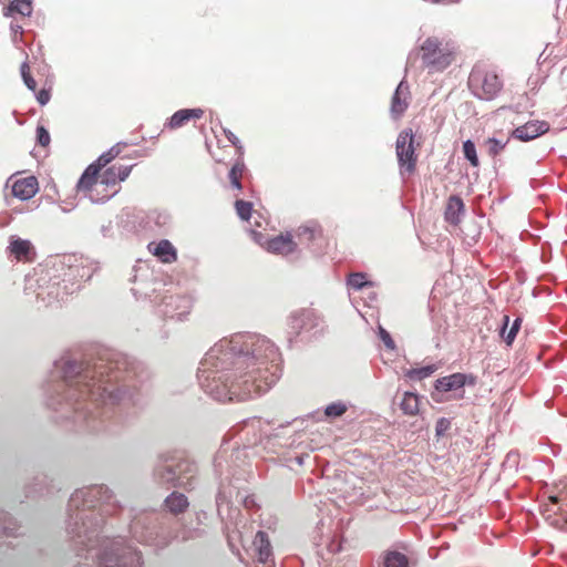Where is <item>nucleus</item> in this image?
Masks as SVG:
<instances>
[{
  "label": "nucleus",
  "mask_w": 567,
  "mask_h": 567,
  "mask_svg": "<svg viewBox=\"0 0 567 567\" xmlns=\"http://www.w3.org/2000/svg\"><path fill=\"white\" fill-rule=\"evenodd\" d=\"M378 334H379V338L384 343L386 349H389V350L395 349V342L393 341L390 332L388 330H385L382 326L378 327Z\"/></svg>",
  "instance_id": "nucleus-44"
},
{
  "label": "nucleus",
  "mask_w": 567,
  "mask_h": 567,
  "mask_svg": "<svg viewBox=\"0 0 567 567\" xmlns=\"http://www.w3.org/2000/svg\"><path fill=\"white\" fill-rule=\"evenodd\" d=\"M467 84L472 94L484 101L494 100L503 87L498 74L484 65H475L472 69Z\"/></svg>",
  "instance_id": "nucleus-11"
},
{
  "label": "nucleus",
  "mask_w": 567,
  "mask_h": 567,
  "mask_svg": "<svg viewBox=\"0 0 567 567\" xmlns=\"http://www.w3.org/2000/svg\"><path fill=\"white\" fill-rule=\"evenodd\" d=\"M235 208L240 219L248 220L251 217L252 204L250 202L237 199L235 202Z\"/></svg>",
  "instance_id": "nucleus-40"
},
{
  "label": "nucleus",
  "mask_w": 567,
  "mask_h": 567,
  "mask_svg": "<svg viewBox=\"0 0 567 567\" xmlns=\"http://www.w3.org/2000/svg\"><path fill=\"white\" fill-rule=\"evenodd\" d=\"M38 190L39 183L34 176L17 179L12 185V195L21 200L31 199Z\"/></svg>",
  "instance_id": "nucleus-21"
},
{
  "label": "nucleus",
  "mask_w": 567,
  "mask_h": 567,
  "mask_svg": "<svg viewBox=\"0 0 567 567\" xmlns=\"http://www.w3.org/2000/svg\"><path fill=\"white\" fill-rule=\"evenodd\" d=\"M122 509L112 489L95 484L74 491L68 503L66 533L74 543L76 555L85 551L87 563L78 567H143L141 551L122 537L102 538L106 517Z\"/></svg>",
  "instance_id": "nucleus-3"
},
{
  "label": "nucleus",
  "mask_w": 567,
  "mask_h": 567,
  "mask_svg": "<svg viewBox=\"0 0 567 567\" xmlns=\"http://www.w3.org/2000/svg\"><path fill=\"white\" fill-rule=\"evenodd\" d=\"M111 192V188H107L106 190H103V188H100V196Z\"/></svg>",
  "instance_id": "nucleus-56"
},
{
  "label": "nucleus",
  "mask_w": 567,
  "mask_h": 567,
  "mask_svg": "<svg viewBox=\"0 0 567 567\" xmlns=\"http://www.w3.org/2000/svg\"><path fill=\"white\" fill-rule=\"evenodd\" d=\"M131 291L136 300L150 301L154 306L164 291L167 290L169 282L164 276L155 271L147 264L140 262L133 267Z\"/></svg>",
  "instance_id": "nucleus-8"
},
{
  "label": "nucleus",
  "mask_w": 567,
  "mask_h": 567,
  "mask_svg": "<svg viewBox=\"0 0 567 567\" xmlns=\"http://www.w3.org/2000/svg\"><path fill=\"white\" fill-rule=\"evenodd\" d=\"M198 467L187 457L162 455L153 474L155 481L167 488L192 491L196 486Z\"/></svg>",
  "instance_id": "nucleus-7"
},
{
  "label": "nucleus",
  "mask_w": 567,
  "mask_h": 567,
  "mask_svg": "<svg viewBox=\"0 0 567 567\" xmlns=\"http://www.w3.org/2000/svg\"><path fill=\"white\" fill-rule=\"evenodd\" d=\"M243 441L241 436L233 444L224 440L214 457V473L219 481L216 507L221 519L231 517V499L235 491L239 488L237 483L240 478L237 476V468L244 464L247 457L246 449L248 447V444L240 447Z\"/></svg>",
  "instance_id": "nucleus-4"
},
{
  "label": "nucleus",
  "mask_w": 567,
  "mask_h": 567,
  "mask_svg": "<svg viewBox=\"0 0 567 567\" xmlns=\"http://www.w3.org/2000/svg\"><path fill=\"white\" fill-rule=\"evenodd\" d=\"M288 334L291 342L299 336L316 338L323 333L326 321L323 317L312 308H302L292 311L288 317Z\"/></svg>",
  "instance_id": "nucleus-9"
},
{
  "label": "nucleus",
  "mask_w": 567,
  "mask_h": 567,
  "mask_svg": "<svg viewBox=\"0 0 567 567\" xmlns=\"http://www.w3.org/2000/svg\"><path fill=\"white\" fill-rule=\"evenodd\" d=\"M395 154L398 158L400 175H412L416 169L417 156L414 148V134L411 128L401 131L395 142Z\"/></svg>",
  "instance_id": "nucleus-14"
},
{
  "label": "nucleus",
  "mask_w": 567,
  "mask_h": 567,
  "mask_svg": "<svg viewBox=\"0 0 567 567\" xmlns=\"http://www.w3.org/2000/svg\"><path fill=\"white\" fill-rule=\"evenodd\" d=\"M477 383V377L472 373L455 372L450 375L439 378L434 382V392L432 398L436 402H442L443 395L452 392V399L460 400L464 398V386H474Z\"/></svg>",
  "instance_id": "nucleus-13"
},
{
  "label": "nucleus",
  "mask_w": 567,
  "mask_h": 567,
  "mask_svg": "<svg viewBox=\"0 0 567 567\" xmlns=\"http://www.w3.org/2000/svg\"><path fill=\"white\" fill-rule=\"evenodd\" d=\"M436 370L437 367L435 364H427L421 368H413L408 370L405 372V377L411 381H421L431 377Z\"/></svg>",
  "instance_id": "nucleus-34"
},
{
  "label": "nucleus",
  "mask_w": 567,
  "mask_h": 567,
  "mask_svg": "<svg viewBox=\"0 0 567 567\" xmlns=\"http://www.w3.org/2000/svg\"><path fill=\"white\" fill-rule=\"evenodd\" d=\"M244 169L245 164L243 159L238 158L228 173L229 181L241 179Z\"/></svg>",
  "instance_id": "nucleus-43"
},
{
  "label": "nucleus",
  "mask_w": 567,
  "mask_h": 567,
  "mask_svg": "<svg viewBox=\"0 0 567 567\" xmlns=\"http://www.w3.org/2000/svg\"><path fill=\"white\" fill-rule=\"evenodd\" d=\"M173 518L167 513L143 511L130 524L132 537L141 544L165 547L178 535L172 527Z\"/></svg>",
  "instance_id": "nucleus-6"
},
{
  "label": "nucleus",
  "mask_w": 567,
  "mask_h": 567,
  "mask_svg": "<svg viewBox=\"0 0 567 567\" xmlns=\"http://www.w3.org/2000/svg\"><path fill=\"white\" fill-rule=\"evenodd\" d=\"M256 423H259V421H255V420L250 421V422L249 421H245L243 430H247L248 431L250 427L255 429V424Z\"/></svg>",
  "instance_id": "nucleus-53"
},
{
  "label": "nucleus",
  "mask_w": 567,
  "mask_h": 567,
  "mask_svg": "<svg viewBox=\"0 0 567 567\" xmlns=\"http://www.w3.org/2000/svg\"><path fill=\"white\" fill-rule=\"evenodd\" d=\"M9 257H13L17 261H33L35 258V248L29 239H22L17 235L9 237V245L6 249Z\"/></svg>",
  "instance_id": "nucleus-17"
},
{
  "label": "nucleus",
  "mask_w": 567,
  "mask_h": 567,
  "mask_svg": "<svg viewBox=\"0 0 567 567\" xmlns=\"http://www.w3.org/2000/svg\"><path fill=\"white\" fill-rule=\"evenodd\" d=\"M309 457V454L308 453H300V454H296L291 457L288 458V462H295L296 464H298L299 466H302L305 464V460Z\"/></svg>",
  "instance_id": "nucleus-51"
},
{
  "label": "nucleus",
  "mask_w": 567,
  "mask_h": 567,
  "mask_svg": "<svg viewBox=\"0 0 567 567\" xmlns=\"http://www.w3.org/2000/svg\"><path fill=\"white\" fill-rule=\"evenodd\" d=\"M464 214V203L457 195H452L446 204L445 219L452 225H457Z\"/></svg>",
  "instance_id": "nucleus-26"
},
{
  "label": "nucleus",
  "mask_w": 567,
  "mask_h": 567,
  "mask_svg": "<svg viewBox=\"0 0 567 567\" xmlns=\"http://www.w3.org/2000/svg\"><path fill=\"white\" fill-rule=\"evenodd\" d=\"M188 506V498L183 493L176 491L172 492L164 501L165 509L175 516L184 513Z\"/></svg>",
  "instance_id": "nucleus-25"
},
{
  "label": "nucleus",
  "mask_w": 567,
  "mask_h": 567,
  "mask_svg": "<svg viewBox=\"0 0 567 567\" xmlns=\"http://www.w3.org/2000/svg\"><path fill=\"white\" fill-rule=\"evenodd\" d=\"M382 567H409V559L403 553L388 550L383 554Z\"/></svg>",
  "instance_id": "nucleus-29"
},
{
  "label": "nucleus",
  "mask_w": 567,
  "mask_h": 567,
  "mask_svg": "<svg viewBox=\"0 0 567 567\" xmlns=\"http://www.w3.org/2000/svg\"><path fill=\"white\" fill-rule=\"evenodd\" d=\"M549 128L550 125L546 121H528L524 125L516 127L512 132V137L522 142H529L544 135L549 131Z\"/></svg>",
  "instance_id": "nucleus-19"
},
{
  "label": "nucleus",
  "mask_w": 567,
  "mask_h": 567,
  "mask_svg": "<svg viewBox=\"0 0 567 567\" xmlns=\"http://www.w3.org/2000/svg\"><path fill=\"white\" fill-rule=\"evenodd\" d=\"M297 249V244L292 240L290 234L278 235L267 243V250L274 254L287 256L289 254L295 252Z\"/></svg>",
  "instance_id": "nucleus-22"
},
{
  "label": "nucleus",
  "mask_w": 567,
  "mask_h": 567,
  "mask_svg": "<svg viewBox=\"0 0 567 567\" xmlns=\"http://www.w3.org/2000/svg\"><path fill=\"white\" fill-rule=\"evenodd\" d=\"M347 284L350 288L354 289V290H360L362 289L363 287L370 285V282L367 280V277L362 272H354V274H351L349 277H348V280H347Z\"/></svg>",
  "instance_id": "nucleus-39"
},
{
  "label": "nucleus",
  "mask_w": 567,
  "mask_h": 567,
  "mask_svg": "<svg viewBox=\"0 0 567 567\" xmlns=\"http://www.w3.org/2000/svg\"><path fill=\"white\" fill-rule=\"evenodd\" d=\"M19 528L18 523L8 513L0 511V536L17 537Z\"/></svg>",
  "instance_id": "nucleus-28"
},
{
  "label": "nucleus",
  "mask_w": 567,
  "mask_h": 567,
  "mask_svg": "<svg viewBox=\"0 0 567 567\" xmlns=\"http://www.w3.org/2000/svg\"><path fill=\"white\" fill-rule=\"evenodd\" d=\"M520 324H522V319H520V318H516V319L513 321V323H512L511 328H513L514 330H516V331L518 332V331H519V329H520Z\"/></svg>",
  "instance_id": "nucleus-52"
},
{
  "label": "nucleus",
  "mask_w": 567,
  "mask_h": 567,
  "mask_svg": "<svg viewBox=\"0 0 567 567\" xmlns=\"http://www.w3.org/2000/svg\"><path fill=\"white\" fill-rule=\"evenodd\" d=\"M154 255L157 256L163 262H173L177 258L174 246L166 239L161 240L156 245Z\"/></svg>",
  "instance_id": "nucleus-31"
},
{
  "label": "nucleus",
  "mask_w": 567,
  "mask_h": 567,
  "mask_svg": "<svg viewBox=\"0 0 567 567\" xmlns=\"http://www.w3.org/2000/svg\"><path fill=\"white\" fill-rule=\"evenodd\" d=\"M10 30H11V40H12V42H16V35L17 34L22 35V33H23L22 25L17 23V22H14V21H12L10 23Z\"/></svg>",
  "instance_id": "nucleus-49"
},
{
  "label": "nucleus",
  "mask_w": 567,
  "mask_h": 567,
  "mask_svg": "<svg viewBox=\"0 0 567 567\" xmlns=\"http://www.w3.org/2000/svg\"><path fill=\"white\" fill-rule=\"evenodd\" d=\"M133 165H112L107 167L99 177L101 188L106 190L111 188V190H115V195L118 193L120 188L117 184L120 182L125 181L131 174Z\"/></svg>",
  "instance_id": "nucleus-18"
},
{
  "label": "nucleus",
  "mask_w": 567,
  "mask_h": 567,
  "mask_svg": "<svg viewBox=\"0 0 567 567\" xmlns=\"http://www.w3.org/2000/svg\"><path fill=\"white\" fill-rule=\"evenodd\" d=\"M420 396L414 392H405L400 403V409L406 415H416L419 413Z\"/></svg>",
  "instance_id": "nucleus-30"
},
{
  "label": "nucleus",
  "mask_w": 567,
  "mask_h": 567,
  "mask_svg": "<svg viewBox=\"0 0 567 567\" xmlns=\"http://www.w3.org/2000/svg\"><path fill=\"white\" fill-rule=\"evenodd\" d=\"M313 540H315L317 546L321 545V543L323 542V535L322 534L320 535V539L319 540L317 539V536H315Z\"/></svg>",
  "instance_id": "nucleus-55"
},
{
  "label": "nucleus",
  "mask_w": 567,
  "mask_h": 567,
  "mask_svg": "<svg viewBox=\"0 0 567 567\" xmlns=\"http://www.w3.org/2000/svg\"><path fill=\"white\" fill-rule=\"evenodd\" d=\"M151 218L161 227L166 226L171 220V216L165 212H154Z\"/></svg>",
  "instance_id": "nucleus-46"
},
{
  "label": "nucleus",
  "mask_w": 567,
  "mask_h": 567,
  "mask_svg": "<svg viewBox=\"0 0 567 567\" xmlns=\"http://www.w3.org/2000/svg\"><path fill=\"white\" fill-rule=\"evenodd\" d=\"M14 13H19L22 17L31 16V13H32L31 0L11 1L10 4L4 9V16L12 17Z\"/></svg>",
  "instance_id": "nucleus-33"
},
{
  "label": "nucleus",
  "mask_w": 567,
  "mask_h": 567,
  "mask_svg": "<svg viewBox=\"0 0 567 567\" xmlns=\"http://www.w3.org/2000/svg\"><path fill=\"white\" fill-rule=\"evenodd\" d=\"M451 425H452V422H451L450 419L440 417L436 421V424H435V435H436V437L444 436L450 431Z\"/></svg>",
  "instance_id": "nucleus-42"
},
{
  "label": "nucleus",
  "mask_w": 567,
  "mask_h": 567,
  "mask_svg": "<svg viewBox=\"0 0 567 567\" xmlns=\"http://www.w3.org/2000/svg\"><path fill=\"white\" fill-rule=\"evenodd\" d=\"M63 265H53L34 269L33 274L25 277L24 291L33 296L43 307H56L66 296L74 292V282L69 286L66 278L62 276Z\"/></svg>",
  "instance_id": "nucleus-5"
},
{
  "label": "nucleus",
  "mask_w": 567,
  "mask_h": 567,
  "mask_svg": "<svg viewBox=\"0 0 567 567\" xmlns=\"http://www.w3.org/2000/svg\"><path fill=\"white\" fill-rule=\"evenodd\" d=\"M508 323H509V317L508 316H504L503 317V324H502V328H501V337L502 339L505 341V343L507 346H511L516 336H517V331L514 330L513 328H509L508 329Z\"/></svg>",
  "instance_id": "nucleus-37"
},
{
  "label": "nucleus",
  "mask_w": 567,
  "mask_h": 567,
  "mask_svg": "<svg viewBox=\"0 0 567 567\" xmlns=\"http://www.w3.org/2000/svg\"><path fill=\"white\" fill-rule=\"evenodd\" d=\"M100 172L99 167L92 163L85 168L78 182V189L80 192H86L89 199L95 204L104 203L115 195V190H111L100 196Z\"/></svg>",
  "instance_id": "nucleus-16"
},
{
  "label": "nucleus",
  "mask_w": 567,
  "mask_h": 567,
  "mask_svg": "<svg viewBox=\"0 0 567 567\" xmlns=\"http://www.w3.org/2000/svg\"><path fill=\"white\" fill-rule=\"evenodd\" d=\"M225 132V135L227 137V140L234 145L237 147V150L239 151L240 154H243V146L240 145V142L238 140V137L229 130H224Z\"/></svg>",
  "instance_id": "nucleus-47"
},
{
  "label": "nucleus",
  "mask_w": 567,
  "mask_h": 567,
  "mask_svg": "<svg viewBox=\"0 0 567 567\" xmlns=\"http://www.w3.org/2000/svg\"><path fill=\"white\" fill-rule=\"evenodd\" d=\"M2 2V0H0V3Z\"/></svg>",
  "instance_id": "nucleus-59"
},
{
  "label": "nucleus",
  "mask_w": 567,
  "mask_h": 567,
  "mask_svg": "<svg viewBox=\"0 0 567 567\" xmlns=\"http://www.w3.org/2000/svg\"><path fill=\"white\" fill-rule=\"evenodd\" d=\"M58 265H63L62 276L66 278V284L71 286L74 282V291L80 288L81 281H87L92 278L95 267L87 258L69 256Z\"/></svg>",
  "instance_id": "nucleus-15"
},
{
  "label": "nucleus",
  "mask_w": 567,
  "mask_h": 567,
  "mask_svg": "<svg viewBox=\"0 0 567 567\" xmlns=\"http://www.w3.org/2000/svg\"><path fill=\"white\" fill-rule=\"evenodd\" d=\"M245 506L249 507V501L247 498L245 499Z\"/></svg>",
  "instance_id": "nucleus-58"
},
{
  "label": "nucleus",
  "mask_w": 567,
  "mask_h": 567,
  "mask_svg": "<svg viewBox=\"0 0 567 567\" xmlns=\"http://www.w3.org/2000/svg\"><path fill=\"white\" fill-rule=\"evenodd\" d=\"M252 544L259 563L268 564L272 561V549L267 533L259 530Z\"/></svg>",
  "instance_id": "nucleus-24"
},
{
  "label": "nucleus",
  "mask_w": 567,
  "mask_h": 567,
  "mask_svg": "<svg viewBox=\"0 0 567 567\" xmlns=\"http://www.w3.org/2000/svg\"><path fill=\"white\" fill-rule=\"evenodd\" d=\"M463 154L464 157L471 163L472 166L476 167L480 164L477 154H476V147L473 141L466 140L463 143Z\"/></svg>",
  "instance_id": "nucleus-36"
},
{
  "label": "nucleus",
  "mask_w": 567,
  "mask_h": 567,
  "mask_svg": "<svg viewBox=\"0 0 567 567\" xmlns=\"http://www.w3.org/2000/svg\"><path fill=\"white\" fill-rule=\"evenodd\" d=\"M320 235L321 227L315 221L307 223L306 225L300 226L297 230L298 240L306 245L312 243Z\"/></svg>",
  "instance_id": "nucleus-27"
},
{
  "label": "nucleus",
  "mask_w": 567,
  "mask_h": 567,
  "mask_svg": "<svg viewBox=\"0 0 567 567\" xmlns=\"http://www.w3.org/2000/svg\"><path fill=\"white\" fill-rule=\"evenodd\" d=\"M281 354L267 337L237 332L216 342L199 362L202 390L219 402L266 393L281 375Z\"/></svg>",
  "instance_id": "nucleus-2"
},
{
  "label": "nucleus",
  "mask_w": 567,
  "mask_h": 567,
  "mask_svg": "<svg viewBox=\"0 0 567 567\" xmlns=\"http://www.w3.org/2000/svg\"><path fill=\"white\" fill-rule=\"evenodd\" d=\"M50 97H51L50 91L45 90V89H42L37 94V101L39 102L40 105H45L47 103H49Z\"/></svg>",
  "instance_id": "nucleus-48"
},
{
  "label": "nucleus",
  "mask_w": 567,
  "mask_h": 567,
  "mask_svg": "<svg viewBox=\"0 0 567 567\" xmlns=\"http://www.w3.org/2000/svg\"><path fill=\"white\" fill-rule=\"evenodd\" d=\"M145 365L126 353L105 349L96 358H61L54 362L47 405L58 422L80 431L118 437L134 423L140 386L147 380Z\"/></svg>",
  "instance_id": "nucleus-1"
},
{
  "label": "nucleus",
  "mask_w": 567,
  "mask_h": 567,
  "mask_svg": "<svg viewBox=\"0 0 567 567\" xmlns=\"http://www.w3.org/2000/svg\"><path fill=\"white\" fill-rule=\"evenodd\" d=\"M50 134L48 132V130L43 126H38L37 127V142L39 145L45 147L50 144Z\"/></svg>",
  "instance_id": "nucleus-45"
},
{
  "label": "nucleus",
  "mask_w": 567,
  "mask_h": 567,
  "mask_svg": "<svg viewBox=\"0 0 567 567\" xmlns=\"http://www.w3.org/2000/svg\"><path fill=\"white\" fill-rule=\"evenodd\" d=\"M509 138L499 140L496 137H489L485 141V147L489 156H497L507 145Z\"/></svg>",
  "instance_id": "nucleus-35"
},
{
  "label": "nucleus",
  "mask_w": 567,
  "mask_h": 567,
  "mask_svg": "<svg viewBox=\"0 0 567 567\" xmlns=\"http://www.w3.org/2000/svg\"><path fill=\"white\" fill-rule=\"evenodd\" d=\"M21 40V35L20 34H17L16 35V42H13L14 44H18V42Z\"/></svg>",
  "instance_id": "nucleus-57"
},
{
  "label": "nucleus",
  "mask_w": 567,
  "mask_h": 567,
  "mask_svg": "<svg viewBox=\"0 0 567 567\" xmlns=\"http://www.w3.org/2000/svg\"><path fill=\"white\" fill-rule=\"evenodd\" d=\"M230 184L234 188L240 190L243 188V185H241V182L240 179H236V181H230Z\"/></svg>",
  "instance_id": "nucleus-54"
},
{
  "label": "nucleus",
  "mask_w": 567,
  "mask_h": 567,
  "mask_svg": "<svg viewBox=\"0 0 567 567\" xmlns=\"http://www.w3.org/2000/svg\"><path fill=\"white\" fill-rule=\"evenodd\" d=\"M453 48L437 37H429L420 44V56L423 68L429 73L442 72L453 61Z\"/></svg>",
  "instance_id": "nucleus-10"
},
{
  "label": "nucleus",
  "mask_w": 567,
  "mask_h": 567,
  "mask_svg": "<svg viewBox=\"0 0 567 567\" xmlns=\"http://www.w3.org/2000/svg\"><path fill=\"white\" fill-rule=\"evenodd\" d=\"M410 87L405 80H402L391 99L390 114L393 118H399L403 115L410 104Z\"/></svg>",
  "instance_id": "nucleus-20"
},
{
  "label": "nucleus",
  "mask_w": 567,
  "mask_h": 567,
  "mask_svg": "<svg viewBox=\"0 0 567 567\" xmlns=\"http://www.w3.org/2000/svg\"><path fill=\"white\" fill-rule=\"evenodd\" d=\"M20 72H21V76H22V80L25 84V86L34 92L35 89H37V82L35 80L32 78V75L30 74V68H29V64L28 62H23L20 66Z\"/></svg>",
  "instance_id": "nucleus-41"
},
{
  "label": "nucleus",
  "mask_w": 567,
  "mask_h": 567,
  "mask_svg": "<svg viewBox=\"0 0 567 567\" xmlns=\"http://www.w3.org/2000/svg\"><path fill=\"white\" fill-rule=\"evenodd\" d=\"M204 115V111L197 109H182L176 111L165 123V127L176 130L184 126L188 121L194 118H200Z\"/></svg>",
  "instance_id": "nucleus-23"
},
{
  "label": "nucleus",
  "mask_w": 567,
  "mask_h": 567,
  "mask_svg": "<svg viewBox=\"0 0 567 567\" xmlns=\"http://www.w3.org/2000/svg\"><path fill=\"white\" fill-rule=\"evenodd\" d=\"M348 410V406L346 403L341 401L332 402L328 404L324 409V414L328 417H339L343 415Z\"/></svg>",
  "instance_id": "nucleus-38"
},
{
  "label": "nucleus",
  "mask_w": 567,
  "mask_h": 567,
  "mask_svg": "<svg viewBox=\"0 0 567 567\" xmlns=\"http://www.w3.org/2000/svg\"><path fill=\"white\" fill-rule=\"evenodd\" d=\"M326 538H327V540H328V545H327V547H328V550H329L330 553H338V551H340V550H341V544H340L339 542H337V540H334V539H330V536H329V535H327V537H326Z\"/></svg>",
  "instance_id": "nucleus-50"
},
{
  "label": "nucleus",
  "mask_w": 567,
  "mask_h": 567,
  "mask_svg": "<svg viewBox=\"0 0 567 567\" xmlns=\"http://www.w3.org/2000/svg\"><path fill=\"white\" fill-rule=\"evenodd\" d=\"M156 313L169 319L183 320L192 309V299L178 291L173 282L153 306Z\"/></svg>",
  "instance_id": "nucleus-12"
},
{
  "label": "nucleus",
  "mask_w": 567,
  "mask_h": 567,
  "mask_svg": "<svg viewBox=\"0 0 567 567\" xmlns=\"http://www.w3.org/2000/svg\"><path fill=\"white\" fill-rule=\"evenodd\" d=\"M126 143L120 142L113 145L109 151L104 152L99 156V158L93 162V164L99 167L101 171L109 163H111L114 158H116L123 151V147L126 146Z\"/></svg>",
  "instance_id": "nucleus-32"
}]
</instances>
